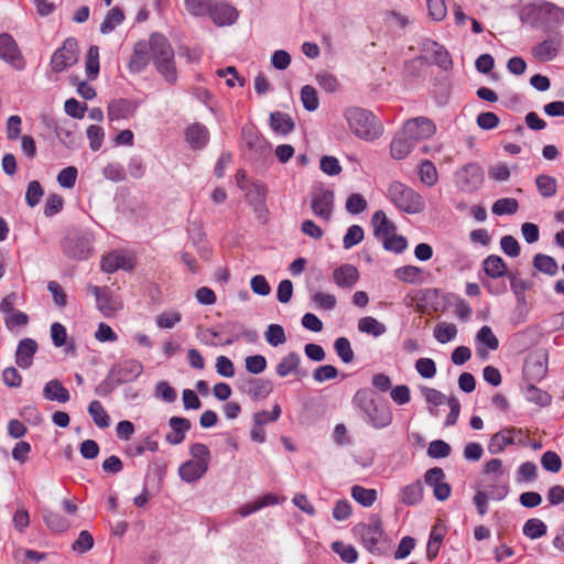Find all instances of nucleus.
Wrapping results in <instances>:
<instances>
[{
    "instance_id": "bb28decb",
    "label": "nucleus",
    "mask_w": 564,
    "mask_h": 564,
    "mask_svg": "<svg viewBox=\"0 0 564 564\" xmlns=\"http://www.w3.org/2000/svg\"><path fill=\"white\" fill-rule=\"evenodd\" d=\"M207 469V464L189 459L180 466L178 475L182 480L193 482L202 478L206 474Z\"/></svg>"
},
{
    "instance_id": "ea45409f",
    "label": "nucleus",
    "mask_w": 564,
    "mask_h": 564,
    "mask_svg": "<svg viewBox=\"0 0 564 564\" xmlns=\"http://www.w3.org/2000/svg\"><path fill=\"white\" fill-rule=\"evenodd\" d=\"M43 520L47 528L54 532H64L70 525L69 521L66 518L51 510H45L43 512Z\"/></svg>"
},
{
    "instance_id": "c756f323",
    "label": "nucleus",
    "mask_w": 564,
    "mask_h": 564,
    "mask_svg": "<svg viewBox=\"0 0 564 564\" xmlns=\"http://www.w3.org/2000/svg\"><path fill=\"white\" fill-rule=\"evenodd\" d=\"M414 142L409 139L402 131L398 133L390 145L391 156L395 160L405 159L414 147Z\"/></svg>"
},
{
    "instance_id": "473e14b6",
    "label": "nucleus",
    "mask_w": 564,
    "mask_h": 564,
    "mask_svg": "<svg viewBox=\"0 0 564 564\" xmlns=\"http://www.w3.org/2000/svg\"><path fill=\"white\" fill-rule=\"evenodd\" d=\"M270 127L274 132L286 135L294 130L295 123L290 115L281 111H274L270 113Z\"/></svg>"
},
{
    "instance_id": "09e8293b",
    "label": "nucleus",
    "mask_w": 564,
    "mask_h": 564,
    "mask_svg": "<svg viewBox=\"0 0 564 564\" xmlns=\"http://www.w3.org/2000/svg\"><path fill=\"white\" fill-rule=\"evenodd\" d=\"M457 334V327L455 324L452 323H438L434 328V337L435 339L441 343L445 344L455 338Z\"/></svg>"
},
{
    "instance_id": "6e6552de",
    "label": "nucleus",
    "mask_w": 564,
    "mask_h": 564,
    "mask_svg": "<svg viewBox=\"0 0 564 564\" xmlns=\"http://www.w3.org/2000/svg\"><path fill=\"white\" fill-rule=\"evenodd\" d=\"M63 253L73 260H87L93 254V236L90 234H74L62 242Z\"/></svg>"
},
{
    "instance_id": "423d86ee",
    "label": "nucleus",
    "mask_w": 564,
    "mask_h": 564,
    "mask_svg": "<svg viewBox=\"0 0 564 564\" xmlns=\"http://www.w3.org/2000/svg\"><path fill=\"white\" fill-rule=\"evenodd\" d=\"M354 535L360 540L367 551L380 554V544L383 542L382 522L379 516L371 514L368 522H361L354 527Z\"/></svg>"
},
{
    "instance_id": "2f4dec72",
    "label": "nucleus",
    "mask_w": 564,
    "mask_h": 564,
    "mask_svg": "<svg viewBox=\"0 0 564 564\" xmlns=\"http://www.w3.org/2000/svg\"><path fill=\"white\" fill-rule=\"evenodd\" d=\"M43 395L46 400L59 403H66L70 398L68 390L57 379L51 380L44 386Z\"/></svg>"
},
{
    "instance_id": "412c9836",
    "label": "nucleus",
    "mask_w": 564,
    "mask_h": 564,
    "mask_svg": "<svg viewBox=\"0 0 564 564\" xmlns=\"http://www.w3.org/2000/svg\"><path fill=\"white\" fill-rule=\"evenodd\" d=\"M36 351L37 343L34 339H21L15 351V364L22 369L30 368L33 364V357Z\"/></svg>"
},
{
    "instance_id": "a19ab883",
    "label": "nucleus",
    "mask_w": 564,
    "mask_h": 564,
    "mask_svg": "<svg viewBox=\"0 0 564 564\" xmlns=\"http://www.w3.org/2000/svg\"><path fill=\"white\" fill-rule=\"evenodd\" d=\"M522 532L527 538L535 540L546 534L547 527L541 519L531 518L523 524Z\"/></svg>"
},
{
    "instance_id": "9b49d317",
    "label": "nucleus",
    "mask_w": 564,
    "mask_h": 564,
    "mask_svg": "<svg viewBox=\"0 0 564 564\" xmlns=\"http://www.w3.org/2000/svg\"><path fill=\"white\" fill-rule=\"evenodd\" d=\"M436 131L434 122L426 117H416L409 119L402 129V132L414 143L431 138Z\"/></svg>"
},
{
    "instance_id": "b1692460",
    "label": "nucleus",
    "mask_w": 564,
    "mask_h": 564,
    "mask_svg": "<svg viewBox=\"0 0 564 564\" xmlns=\"http://www.w3.org/2000/svg\"><path fill=\"white\" fill-rule=\"evenodd\" d=\"M171 432L165 435V441L171 445L181 444L185 433L191 429V421L185 417L172 416L169 420Z\"/></svg>"
},
{
    "instance_id": "ddd939ff",
    "label": "nucleus",
    "mask_w": 564,
    "mask_h": 564,
    "mask_svg": "<svg viewBox=\"0 0 564 564\" xmlns=\"http://www.w3.org/2000/svg\"><path fill=\"white\" fill-rule=\"evenodd\" d=\"M311 209L315 216L329 221L334 209V192L330 189H319L314 193Z\"/></svg>"
},
{
    "instance_id": "8fccbe9b",
    "label": "nucleus",
    "mask_w": 564,
    "mask_h": 564,
    "mask_svg": "<svg viewBox=\"0 0 564 564\" xmlns=\"http://www.w3.org/2000/svg\"><path fill=\"white\" fill-rule=\"evenodd\" d=\"M265 340L273 347L283 345L286 341L284 328L279 324H270L264 333Z\"/></svg>"
},
{
    "instance_id": "864d4df0",
    "label": "nucleus",
    "mask_w": 564,
    "mask_h": 564,
    "mask_svg": "<svg viewBox=\"0 0 564 564\" xmlns=\"http://www.w3.org/2000/svg\"><path fill=\"white\" fill-rule=\"evenodd\" d=\"M538 478V466L533 462L522 463L517 470L518 482H532Z\"/></svg>"
},
{
    "instance_id": "4468645a",
    "label": "nucleus",
    "mask_w": 564,
    "mask_h": 564,
    "mask_svg": "<svg viewBox=\"0 0 564 564\" xmlns=\"http://www.w3.org/2000/svg\"><path fill=\"white\" fill-rule=\"evenodd\" d=\"M110 371L118 383L122 384L138 379L143 371V366L135 359H128L113 366Z\"/></svg>"
},
{
    "instance_id": "a878e982",
    "label": "nucleus",
    "mask_w": 564,
    "mask_h": 564,
    "mask_svg": "<svg viewBox=\"0 0 564 564\" xmlns=\"http://www.w3.org/2000/svg\"><path fill=\"white\" fill-rule=\"evenodd\" d=\"M536 383L538 382H522V393L529 402L535 403L540 406L550 405L552 402V395L549 392L538 388L535 386Z\"/></svg>"
},
{
    "instance_id": "2eb2a0df",
    "label": "nucleus",
    "mask_w": 564,
    "mask_h": 564,
    "mask_svg": "<svg viewBox=\"0 0 564 564\" xmlns=\"http://www.w3.org/2000/svg\"><path fill=\"white\" fill-rule=\"evenodd\" d=\"M208 15L216 25L226 26L231 25L237 21L239 12L229 3L217 2L212 4Z\"/></svg>"
},
{
    "instance_id": "a18cd8bd",
    "label": "nucleus",
    "mask_w": 564,
    "mask_h": 564,
    "mask_svg": "<svg viewBox=\"0 0 564 564\" xmlns=\"http://www.w3.org/2000/svg\"><path fill=\"white\" fill-rule=\"evenodd\" d=\"M351 497L364 507H371L377 500V491L355 485L351 488Z\"/></svg>"
},
{
    "instance_id": "dca6fc26",
    "label": "nucleus",
    "mask_w": 564,
    "mask_h": 564,
    "mask_svg": "<svg viewBox=\"0 0 564 564\" xmlns=\"http://www.w3.org/2000/svg\"><path fill=\"white\" fill-rule=\"evenodd\" d=\"M562 45V35L560 33L540 42L532 47V55L541 62H550L555 58Z\"/></svg>"
},
{
    "instance_id": "6ab92c4d",
    "label": "nucleus",
    "mask_w": 564,
    "mask_h": 564,
    "mask_svg": "<svg viewBox=\"0 0 564 564\" xmlns=\"http://www.w3.org/2000/svg\"><path fill=\"white\" fill-rule=\"evenodd\" d=\"M101 270L106 273H113L119 269L130 271L133 269L131 258L120 251H112L101 259Z\"/></svg>"
},
{
    "instance_id": "f03ea898",
    "label": "nucleus",
    "mask_w": 564,
    "mask_h": 564,
    "mask_svg": "<svg viewBox=\"0 0 564 564\" xmlns=\"http://www.w3.org/2000/svg\"><path fill=\"white\" fill-rule=\"evenodd\" d=\"M352 403L364 412L368 423L375 429H383L391 424L393 416L390 408L377 402L368 390H358L352 398Z\"/></svg>"
},
{
    "instance_id": "393cba45",
    "label": "nucleus",
    "mask_w": 564,
    "mask_h": 564,
    "mask_svg": "<svg viewBox=\"0 0 564 564\" xmlns=\"http://www.w3.org/2000/svg\"><path fill=\"white\" fill-rule=\"evenodd\" d=\"M373 235L378 240H383L397 230V226L387 217L383 210H377L371 217Z\"/></svg>"
},
{
    "instance_id": "5fc2aeb1",
    "label": "nucleus",
    "mask_w": 564,
    "mask_h": 564,
    "mask_svg": "<svg viewBox=\"0 0 564 564\" xmlns=\"http://www.w3.org/2000/svg\"><path fill=\"white\" fill-rule=\"evenodd\" d=\"M383 248L394 253H402L408 248L405 237L397 235L395 232L381 240Z\"/></svg>"
},
{
    "instance_id": "c03bdc74",
    "label": "nucleus",
    "mask_w": 564,
    "mask_h": 564,
    "mask_svg": "<svg viewBox=\"0 0 564 564\" xmlns=\"http://www.w3.org/2000/svg\"><path fill=\"white\" fill-rule=\"evenodd\" d=\"M358 329L361 333L372 335L375 337L381 336L386 333V326L378 322L375 317L366 316L359 319Z\"/></svg>"
},
{
    "instance_id": "e2e57ef3",
    "label": "nucleus",
    "mask_w": 564,
    "mask_h": 564,
    "mask_svg": "<svg viewBox=\"0 0 564 564\" xmlns=\"http://www.w3.org/2000/svg\"><path fill=\"white\" fill-rule=\"evenodd\" d=\"M490 494L486 490L484 485H478L476 495L474 496V505L477 508L479 516H485L488 511Z\"/></svg>"
},
{
    "instance_id": "de8ad7c7",
    "label": "nucleus",
    "mask_w": 564,
    "mask_h": 564,
    "mask_svg": "<svg viewBox=\"0 0 564 564\" xmlns=\"http://www.w3.org/2000/svg\"><path fill=\"white\" fill-rule=\"evenodd\" d=\"M332 550L339 555L343 562L352 564L358 558L357 550L350 545L346 544L341 541H336L332 544Z\"/></svg>"
},
{
    "instance_id": "0e129e2a",
    "label": "nucleus",
    "mask_w": 564,
    "mask_h": 564,
    "mask_svg": "<svg viewBox=\"0 0 564 564\" xmlns=\"http://www.w3.org/2000/svg\"><path fill=\"white\" fill-rule=\"evenodd\" d=\"M43 194H44V191H43L40 182L39 181H31L28 184L26 193H25L26 204L30 207H35L40 203Z\"/></svg>"
},
{
    "instance_id": "7c9ffc66",
    "label": "nucleus",
    "mask_w": 564,
    "mask_h": 564,
    "mask_svg": "<svg viewBox=\"0 0 564 564\" xmlns=\"http://www.w3.org/2000/svg\"><path fill=\"white\" fill-rule=\"evenodd\" d=\"M149 51L145 42H138L133 47V54L129 62V69L133 73L142 72L149 63Z\"/></svg>"
},
{
    "instance_id": "49530a36",
    "label": "nucleus",
    "mask_w": 564,
    "mask_h": 564,
    "mask_svg": "<svg viewBox=\"0 0 564 564\" xmlns=\"http://www.w3.org/2000/svg\"><path fill=\"white\" fill-rule=\"evenodd\" d=\"M419 175L421 182L426 186H434L437 183L438 174L434 163L430 160H425L421 163Z\"/></svg>"
},
{
    "instance_id": "3c124183",
    "label": "nucleus",
    "mask_w": 564,
    "mask_h": 564,
    "mask_svg": "<svg viewBox=\"0 0 564 564\" xmlns=\"http://www.w3.org/2000/svg\"><path fill=\"white\" fill-rule=\"evenodd\" d=\"M334 349L343 362L349 364L354 360L355 354L346 337H338L334 343Z\"/></svg>"
},
{
    "instance_id": "39448f33",
    "label": "nucleus",
    "mask_w": 564,
    "mask_h": 564,
    "mask_svg": "<svg viewBox=\"0 0 564 564\" xmlns=\"http://www.w3.org/2000/svg\"><path fill=\"white\" fill-rule=\"evenodd\" d=\"M388 197L398 209L406 214H419L425 208L422 195L398 181L389 185Z\"/></svg>"
},
{
    "instance_id": "f704fd0d",
    "label": "nucleus",
    "mask_w": 564,
    "mask_h": 564,
    "mask_svg": "<svg viewBox=\"0 0 564 564\" xmlns=\"http://www.w3.org/2000/svg\"><path fill=\"white\" fill-rule=\"evenodd\" d=\"M273 390L272 382L268 379H252L245 389L253 400L267 398Z\"/></svg>"
},
{
    "instance_id": "9d476101",
    "label": "nucleus",
    "mask_w": 564,
    "mask_h": 564,
    "mask_svg": "<svg viewBox=\"0 0 564 564\" xmlns=\"http://www.w3.org/2000/svg\"><path fill=\"white\" fill-rule=\"evenodd\" d=\"M77 59L78 43L75 39L68 37L63 42V45L54 52L51 58L52 70L61 73L76 64Z\"/></svg>"
},
{
    "instance_id": "bf43d9fd",
    "label": "nucleus",
    "mask_w": 564,
    "mask_h": 564,
    "mask_svg": "<svg viewBox=\"0 0 564 564\" xmlns=\"http://www.w3.org/2000/svg\"><path fill=\"white\" fill-rule=\"evenodd\" d=\"M519 210V203L516 198L507 197L496 200V216L514 215Z\"/></svg>"
},
{
    "instance_id": "0eeeda50",
    "label": "nucleus",
    "mask_w": 564,
    "mask_h": 564,
    "mask_svg": "<svg viewBox=\"0 0 564 564\" xmlns=\"http://www.w3.org/2000/svg\"><path fill=\"white\" fill-rule=\"evenodd\" d=\"M549 354L546 349L539 348L528 354L522 373L523 382H540L547 373Z\"/></svg>"
},
{
    "instance_id": "13d9d810",
    "label": "nucleus",
    "mask_w": 564,
    "mask_h": 564,
    "mask_svg": "<svg viewBox=\"0 0 564 564\" xmlns=\"http://www.w3.org/2000/svg\"><path fill=\"white\" fill-rule=\"evenodd\" d=\"M421 269L414 265H403L394 271V276L405 283H415L421 274Z\"/></svg>"
},
{
    "instance_id": "69168bd1",
    "label": "nucleus",
    "mask_w": 564,
    "mask_h": 564,
    "mask_svg": "<svg viewBox=\"0 0 564 564\" xmlns=\"http://www.w3.org/2000/svg\"><path fill=\"white\" fill-rule=\"evenodd\" d=\"M281 415V406L279 404H274L272 411H260L253 414L254 425L262 426L270 422L276 421Z\"/></svg>"
},
{
    "instance_id": "1a4fd4ad",
    "label": "nucleus",
    "mask_w": 564,
    "mask_h": 564,
    "mask_svg": "<svg viewBox=\"0 0 564 564\" xmlns=\"http://www.w3.org/2000/svg\"><path fill=\"white\" fill-rule=\"evenodd\" d=\"M454 182L462 192L477 191L484 182L482 170L475 163H468L456 171Z\"/></svg>"
},
{
    "instance_id": "79ce46f5",
    "label": "nucleus",
    "mask_w": 564,
    "mask_h": 564,
    "mask_svg": "<svg viewBox=\"0 0 564 564\" xmlns=\"http://www.w3.org/2000/svg\"><path fill=\"white\" fill-rule=\"evenodd\" d=\"M85 68L88 79L94 80L99 75V47L91 45L88 48Z\"/></svg>"
},
{
    "instance_id": "58836bf2",
    "label": "nucleus",
    "mask_w": 564,
    "mask_h": 564,
    "mask_svg": "<svg viewBox=\"0 0 564 564\" xmlns=\"http://www.w3.org/2000/svg\"><path fill=\"white\" fill-rule=\"evenodd\" d=\"M88 413L98 427L106 429L110 425V417L100 401H91L88 405Z\"/></svg>"
},
{
    "instance_id": "e433bc0d",
    "label": "nucleus",
    "mask_w": 564,
    "mask_h": 564,
    "mask_svg": "<svg viewBox=\"0 0 564 564\" xmlns=\"http://www.w3.org/2000/svg\"><path fill=\"white\" fill-rule=\"evenodd\" d=\"M523 434L521 430H506L496 433V453L501 452L507 445L522 443Z\"/></svg>"
},
{
    "instance_id": "f8f14e48",
    "label": "nucleus",
    "mask_w": 564,
    "mask_h": 564,
    "mask_svg": "<svg viewBox=\"0 0 564 564\" xmlns=\"http://www.w3.org/2000/svg\"><path fill=\"white\" fill-rule=\"evenodd\" d=\"M0 58L21 70L25 67L24 58L12 35L9 33L0 34Z\"/></svg>"
},
{
    "instance_id": "20e7f679",
    "label": "nucleus",
    "mask_w": 564,
    "mask_h": 564,
    "mask_svg": "<svg viewBox=\"0 0 564 564\" xmlns=\"http://www.w3.org/2000/svg\"><path fill=\"white\" fill-rule=\"evenodd\" d=\"M345 118L352 133L366 141H373L382 133V127L377 122L372 112L359 107H351L345 111Z\"/></svg>"
},
{
    "instance_id": "c85d7f7f",
    "label": "nucleus",
    "mask_w": 564,
    "mask_h": 564,
    "mask_svg": "<svg viewBox=\"0 0 564 564\" xmlns=\"http://www.w3.org/2000/svg\"><path fill=\"white\" fill-rule=\"evenodd\" d=\"M240 188L246 192L249 203L256 208L264 205L268 194L265 184L261 182L247 183V185H240Z\"/></svg>"
},
{
    "instance_id": "72a5a7b5",
    "label": "nucleus",
    "mask_w": 564,
    "mask_h": 564,
    "mask_svg": "<svg viewBox=\"0 0 564 564\" xmlns=\"http://www.w3.org/2000/svg\"><path fill=\"white\" fill-rule=\"evenodd\" d=\"M423 485L416 480L410 485L404 486L400 491V501L406 506H414L423 499Z\"/></svg>"
},
{
    "instance_id": "338daca9",
    "label": "nucleus",
    "mask_w": 564,
    "mask_h": 564,
    "mask_svg": "<svg viewBox=\"0 0 564 564\" xmlns=\"http://www.w3.org/2000/svg\"><path fill=\"white\" fill-rule=\"evenodd\" d=\"M541 465L547 471L558 473L562 468V460L555 452L547 451L541 457Z\"/></svg>"
},
{
    "instance_id": "052dcab7",
    "label": "nucleus",
    "mask_w": 564,
    "mask_h": 564,
    "mask_svg": "<svg viewBox=\"0 0 564 564\" xmlns=\"http://www.w3.org/2000/svg\"><path fill=\"white\" fill-rule=\"evenodd\" d=\"M159 449V444L156 441L152 440L151 436H147L143 441L130 446L128 448V453L131 455V456H140L142 455L145 451H149V452H152V453H155L158 452Z\"/></svg>"
},
{
    "instance_id": "a211bd4d",
    "label": "nucleus",
    "mask_w": 564,
    "mask_h": 564,
    "mask_svg": "<svg viewBox=\"0 0 564 564\" xmlns=\"http://www.w3.org/2000/svg\"><path fill=\"white\" fill-rule=\"evenodd\" d=\"M138 108L137 102L127 98L115 99L108 105V118L110 121L129 119Z\"/></svg>"
},
{
    "instance_id": "f3484780",
    "label": "nucleus",
    "mask_w": 564,
    "mask_h": 564,
    "mask_svg": "<svg viewBox=\"0 0 564 564\" xmlns=\"http://www.w3.org/2000/svg\"><path fill=\"white\" fill-rule=\"evenodd\" d=\"M88 292L95 296L97 308L105 316H110L117 311V302L107 286L88 285Z\"/></svg>"
},
{
    "instance_id": "f257e3e1",
    "label": "nucleus",
    "mask_w": 564,
    "mask_h": 564,
    "mask_svg": "<svg viewBox=\"0 0 564 564\" xmlns=\"http://www.w3.org/2000/svg\"><path fill=\"white\" fill-rule=\"evenodd\" d=\"M520 19L534 29L551 31L564 22V9L550 1L531 2L521 9Z\"/></svg>"
},
{
    "instance_id": "680f3d73",
    "label": "nucleus",
    "mask_w": 564,
    "mask_h": 564,
    "mask_svg": "<svg viewBox=\"0 0 564 564\" xmlns=\"http://www.w3.org/2000/svg\"><path fill=\"white\" fill-rule=\"evenodd\" d=\"M368 204L361 194H350L346 200V210L351 215H357L366 210Z\"/></svg>"
},
{
    "instance_id": "37998d69",
    "label": "nucleus",
    "mask_w": 564,
    "mask_h": 564,
    "mask_svg": "<svg viewBox=\"0 0 564 564\" xmlns=\"http://www.w3.org/2000/svg\"><path fill=\"white\" fill-rule=\"evenodd\" d=\"M540 195L544 198L553 197L557 191L556 180L553 176L540 174L535 178Z\"/></svg>"
},
{
    "instance_id": "5701e85b",
    "label": "nucleus",
    "mask_w": 564,
    "mask_h": 564,
    "mask_svg": "<svg viewBox=\"0 0 564 564\" xmlns=\"http://www.w3.org/2000/svg\"><path fill=\"white\" fill-rule=\"evenodd\" d=\"M335 283L343 289H351L359 280V272L352 264H341L333 272Z\"/></svg>"
},
{
    "instance_id": "4be33fe9",
    "label": "nucleus",
    "mask_w": 564,
    "mask_h": 564,
    "mask_svg": "<svg viewBox=\"0 0 564 564\" xmlns=\"http://www.w3.org/2000/svg\"><path fill=\"white\" fill-rule=\"evenodd\" d=\"M422 51L431 54L434 59V63L443 69H448L452 67V58L447 50L432 40H425L422 43Z\"/></svg>"
},
{
    "instance_id": "603ef678",
    "label": "nucleus",
    "mask_w": 564,
    "mask_h": 564,
    "mask_svg": "<svg viewBox=\"0 0 564 564\" xmlns=\"http://www.w3.org/2000/svg\"><path fill=\"white\" fill-rule=\"evenodd\" d=\"M301 101L307 111H315L318 108L316 89L311 85L303 86L301 89Z\"/></svg>"
},
{
    "instance_id": "7ed1b4c3",
    "label": "nucleus",
    "mask_w": 564,
    "mask_h": 564,
    "mask_svg": "<svg viewBox=\"0 0 564 564\" xmlns=\"http://www.w3.org/2000/svg\"><path fill=\"white\" fill-rule=\"evenodd\" d=\"M149 45L158 72L167 83H175L177 73L174 65V52L167 39L162 34H152Z\"/></svg>"
},
{
    "instance_id": "6e6d98bb",
    "label": "nucleus",
    "mask_w": 564,
    "mask_h": 564,
    "mask_svg": "<svg viewBox=\"0 0 564 564\" xmlns=\"http://www.w3.org/2000/svg\"><path fill=\"white\" fill-rule=\"evenodd\" d=\"M186 10L194 17L207 15L212 8V0H184Z\"/></svg>"
},
{
    "instance_id": "4d7b16f0",
    "label": "nucleus",
    "mask_w": 564,
    "mask_h": 564,
    "mask_svg": "<svg viewBox=\"0 0 564 564\" xmlns=\"http://www.w3.org/2000/svg\"><path fill=\"white\" fill-rule=\"evenodd\" d=\"M364 239V229L359 225H351L343 238L345 249H350Z\"/></svg>"
},
{
    "instance_id": "4c0bfd02",
    "label": "nucleus",
    "mask_w": 564,
    "mask_h": 564,
    "mask_svg": "<svg viewBox=\"0 0 564 564\" xmlns=\"http://www.w3.org/2000/svg\"><path fill=\"white\" fill-rule=\"evenodd\" d=\"M124 20V13L119 7L110 9L100 24V32L102 34L111 33Z\"/></svg>"
},
{
    "instance_id": "c9c22d12",
    "label": "nucleus",
    "mask_w": 564,
    "mask_h": 564,
    "mask_svg": "<svg viewBox=\"0 0 564 564\" xmlns=\"http://www.w3.org/2000/svg\"><path fill=\"white\" fill-rule=\"evenodd\" d=\"M533 267L550 276H553L557 273L558 265L555 259L551 256L544 253H536L533 258Z\"/></svg>"
},
{
    "instance_id": "cd10ccee",
    "label": "nucleus",
    "mask_w": 564,
    "mask_h": 564,
    "mask_svg": "<svg viewBox=\"0 0 564 564\" xmlns=\"http://www.w3.org/2000/svg\"><path fill=\"white\" fill-rule=\"evenodd\" d=\"M300 364L301 356L295 351H291L281 358L275 367V372L281 378H285L291 373L299 375Z\"/></svg>"
},
{
    "instance_id": "774afa93",
    "label": "nucleus",
    "mask_w": 564,
    "mask_h": 564,
    "mask_svg": "<svg viewBox=\"0 0 564 564\" xmlns=\"http://www.w3.org/2000/svg\"><path fill=\"white\" fill-rule=\"evenodd\" d=\"M87 138L93 151H98L104 142L105 132L100 126L91 124L87 128Z\"/></svg>"
},
{
    "instance_id": "aec40b11",
    "label": "nucleus",
    "mask_w": 564,
    "mask_h": 564,
    "mask_svg": "<svg viewBox=\"0 0 564 564\" xmlns=\"http://www.w3.org/2000/svg\"><path fill=\"white\" fill-rule=\"evenodd\" d=\"M185 140L193 150L204 149L209 142V131L200 122H194L185 130Z\"/></svg>"
}]
</instances>
